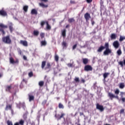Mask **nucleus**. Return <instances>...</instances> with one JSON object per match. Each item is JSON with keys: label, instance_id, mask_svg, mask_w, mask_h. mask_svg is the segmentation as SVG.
<instances>
[{"label": "nucleus", "instance_id": "nucleus-28", "mask_svg": "<svg viewBox=\"0 0 125 125\" xmlns=\"http://www.w3.org/2000/svg\"><path fill=\"white\" fill-rule=\"evenodd\" d=\"M31 14L34 15V14H38V11H37V10L35 9H33L31 10Z\"/></svg>", "mask_w": 125, "mask_h": 125}, {"label": "nucleus", "instance_id": "nucleus-36", "mask_svg": "<svg viewBox=\"0 0 125 125\" xmlns=\"http://www.w3.org/2000/svg\"><path fill=\"white\" fill-rule=\"evenodd\" d=\"M59 108L60 109H63L64 108V105L61 103L59 104Z\"/></svg>", "mask_w": 125, "mask_h": 125}, {"label": "nucleus", "instance_id": "nucleus-41", "mask_svg": "<svg viewBox=\"0 0 125 125\" xmlns=\"http://www.w3.org/2000/svg\"><path fill=\"white\" fill-rule=\"evenodd\" d=\"M74 81L76 82V83H80V78L76 77L74 79Z\"/></svg>", "mask_w": 125, "mask_h": 125}, {"label": "nucleus", "instance_id": "nucleus-55", "mask_svg": "<svg viewBox=\"0 0 125 125\" xmlns=\"http://www.w3.org/2000/svg\"><path fill=\"white\" fill-rule=\"evenodd\" d=\"M91 24H92V26H93V25H94V24H95V22H94V21H91Z\"/></svg>", "mask_w": 125, "mask_h": 125}, {"label": "nucleus", "instance_id": "nucleus-27", "mask_svg": "<svg viewBox=\"0 0 125 125\" xmlns=\"http://www.w3.org/2000/svg\"><path fill=\"white\" fill-rule=\"evenodd\" d=\"M46 29L47 30H51V26L50 25H49V23H48V21H46Z\"/></svg>", "mask_w": 125, "mask_h": 125}, {"label": "nucleus", "instance_id": "nucleus-38", "mask_svg": "<svg viewBox=\"0 0 125 125\" xmlns=\"http://www.w3.org/2000/svg\"><path fill=\"white\" fill-rule=\"evenodd\" d=\"M28 76L30 78H32L34 76V74L33 73V71H31L28 73Z\"/></svg>", "mask_w": 125, "mask_h": 125}, {"label": "nucleus", "instance_id": "nucleus-57", "mask_svg": "<svg viewBox=\"0 0 125 125\" xmlns=\"http://www.w3.org/2000/svg\"><path fill=\"white\" fill-rule=\"evenodd\" d=\"M23 58L24 60H27V57L26 56H23Z\"/></svg>", "mask_w": 125, "mask_h": 125}, {"label": "nucleus", "instance_id": "nucleus-40", "mask_svg": "<svg viewBox=\"0 0 125 125\" xmlns=\"http://www.w3.org/2000/svg\"><path fill=\"white\" fill-rule=\"evenodd\" d=\"M24 120H21L19 123V125H24Z\"/></svg>", "mask_w": 125, "mask_h": 125}, {"label": "nucleus", "instance_id": "nucleus-7", "mask_svg": "<svg viewBox=\"0 0 125 125\" xmlns=\"http://www.w3.org/2000/svg\"><path fill=\"white\" fill-rule=\"evenodd\" d=\"M65 113H61V115L60 114H56L55 115V117L58 120H61L62 118H64V116H65Z\"/></svg>", "mask_w": 125, "mask_h": 125}, {"label": "nucleus", "instance_id": "nucleus-37", "mask_svg": "<svg viewBox=\"0 0 125 125\" xmlns=\"http://www.w3.org/2000/svg\"><path fill=\"white\" fill-rule=\"evenodd\" d=\"M7 125H13V123H12V121L8 120L7 121Z\"/></svg>", "mask_w": 125, "mask_h": 125}, {"label": "nucleus", "instance_id": "nucleus-44", "mask_svg": "<svg viewBox=\"0 0 125 125\" xmlns=\"http://www.w3.org/2000/svg\"><path fill=\"white\" fill-rule=\"evenodd\" d=\"M124 40H125L124 37H123L122 36H120V39H119L120 42H123V41H124Z\"/></svg>", "mask_w": 125, "mask_h": 125}, {"label": "nucleus", "instance_id": "nucleus-47", "mask_svg": "<svg viewBox=\"0 0 125 125\" xmlns=\"http://www.w3.org/2000/svg\"><path fill=\"white\" fill-rule=\"evenodd\" d=\"M120 100H122V102H123V103H125V98H122L120 99Z\"/></svg>", "mask_w": 125, "mask_h": 125}, {"label": "nucleus", "instance_id": "nucleus-17", "mask_svg": "<svg viewBox=\"0 0 125 125\" xmlns=\"http://www.w3.org/2000/svg\"><path fill=\"white\" fill-rule=\"evenodd\" d=\"M104 49H105V46H104L103 45H101V46L99 47V48L97 50V52H102V51H103V50Z\"/></svg>", "mask_w": 125, "mask_h": 125}, {"label": "nucleus", "instance_id": "nucleus-9", "mask_svg": "<svg viewBox=\"0 0 125 125\" xmlns=\"http://www.w3.org/2000/svg\"><path fill=\"white\" fill-rule=\"evenodd\" d=\"M84 17L86 22H87V21H88V20H89V19H90V18H91V17L90 16V14H89L88 13H86L84 15Z\"/></svg>", "mask_w": 125, "mask_h": 125}, {"label": "nucleus", "instance_id": "nucleus-30", "mask_svg": "<svg viewBox=\"0 0 125 125\" xmlns=\"http://www.w3.org/2000/svg\"><path fill=\"white\" fill-rule=\"evenodd\" d=\"M39 34H40V32H39V31L34 30L33 31L34 36H36L37 37H38V36H39Z\"/></svg>", "mask_w": 125, "mask_h": 125}, {"label": "nucleus", "instance_id": "nucleus-46", "mask_svg": "<svg viewBox=\"0 0 125 125\" xmlns=\"http://www.w3.org/2000/svg\"><path fill=\"white\" fill-rule=\"evenodd\" d=\"M67 66L69 67H73V63H68Z\"/></svg>", "mask_w": 125, "mask_h": 125}, {"label": "nucleus", "instance_id": "nucleus-14", "mask_svg": "<svg viewBox=\"0 0 125 125\" xmlns=\"http://www.w3.org/2000/svg\"><path fill=\"white\" fill-rule=\"evenodd\" d=\"M62 49H66L68 46V43H67V42L63 41L62 42Z\"/></svg>", "mask_w": 125, "mask_h": 125}, {"label": "nucleus", "instance_id": "nucleus-26", "mask_svg": "<svg viewBox=\"0 0 125 125\" xmlns=\"http://www.w3.org/2000/svg\"><path fill=\"white\" fill-rule=\"evenodd\" d=\"M41 46H45L46 44H47V43L46 42V41L45 40L44 41H42L41 42Z\"/></svg>", "mask_w": 125, "mask_h": 125}, {"label": "nucleus", "instance_id": "nucleus-12", "mask_svg": "<svg viewBox=\"0 0 125 125\" xmlns=\"http://www.w3.org/2000/svg\"><path fill=\"white\" fill-rule=\"evenodd\" d=\"M0 15L1 16H7V13H6V11H4L3 9L0 10Z\"/></svg>", "mask_w": 125, "mask_h": 125}, {"label": "nucleus", "instance_id": "nucleus-53", "mask_svg": "<svg viewBox=\"0 0 125 125\" xmlns=\"http://www.w3.org/2000/svg\"><path fill=\"white\" fill-rule=\"evenodd\" d=\"M40 1H43L44 2H47L48 1V0H40Z\"/></svg>", "mask_w": 125, "mask_h": 125}, {"label": "nucleus", "instance_id": "nucleus-63", "mask_svg": "<svg viewBox=\"0 0 125 125\" xmlns=\"http://www.w3.org/2000/svg\"><path fill=\"white\" fill-rule=\"evenodd\" d=\"M46 78H47V76L45 75V76H44V79H46Z\"/></svg>", "mask_w": 125, "mask_h": 125}, {"label": "nucleus", "instance_id": "nucleus-39", "mask_svg": "<svg viewBox=\"0 0 125 125\" xmlns=\"http://www.w3.org/2000/svg\"><path fill=\"white\" fill-rule=\"evenodd\" d=\"M55 61H56V62H58L59 60V57H58V56L56 55L55 56Z\"/></svg>", "mask_w": 125, "mask_h": 125}, {"label": "nucleus", "instance_id": "nucleus-20", "mask_svg": "<svg viewBox=\"0 0 125 125\" xmlns=\"http://www.w3.org/2000/svg\"><path fill=\"white\" fill-rule=\"evenodd\" d=\"M29 102L31 101H34L35 100V97L31 94H28Z\"/></svg>", "mask_w": 125, "mask_h": 125}, {"label": "nucleus", "instance_id": "nucleus-11", "mask_svg": "<svg viewBox=\"0 0 125 125\" xmlns=\"http://www.w3.org/2000/svg\"><path fill=\"white\" fill-rule=\"evenodd\" d=\"M113 45L115 48H119V46H120V43H119L118 41H114L113 43Z\"/></svg>", "mask_w": 125, "mask_h": 125}, {"label": "nucleus", "instance_id": "nucleus-45", "mask_svg": "<svg viewBox=\"0 0 125 125\" xmlns=\"http://www.w3.org/2000/svg\"><path fill=\"white\" fill-rule=\"evenodd\" d=\"M77 44H75V45H73V47H72V49L73 50H74V49H76V48H77Z\"/></svg>", "mask_w": 125, "mask_h": 125}, {"label": "nucleus", "instance_id": "nucleus-58", "mask_svg": "<svg viewBox=\"0 0 125 125\" xmlns=\"http://www.w3.org/2000/svg\"><path fill=\"white\" fill-rule=\"evenodd\" d=\"M80 116H83V112H80Z\"/></svg>", "mask_w": 125, "mask_h": 125}, {"label": "nucleus", "instance_id": "nucleus-52", "mask_svg": "<svg viewBox=\"0 0 125 125\" xmlns=\"http://www.w3.org/2000/svg\"><path fill=\"white\" fill-rule=\"evenodd\" d=\"M124 94H125V93H124V92H121L120 95L121 97H123V96L124 95Z\"/></svg>", "mask_w": 125, "mask_h": 125}, {"label": "nucleus", "instance_id": "nucleus-48", "mask_svg": "<svg viewBox=\"0 0 125 125\" xmlns=\"http://www.w3.org/2000/svg\"><path fill=\"white\" fill-rule=\"evenodd\" d=\"M86 1L87 3H90V2H92V0H86Z\"/></svg>", "mask_w": 125, "mask_h": 125}, {"label": "nucleus", "instance_id": "nucleus-19", "mask_svg": "<svg viewBox=\"0 0 125 125\" xmlns=\"http://www.w3.org/2000/svg\"><path fill=\"white\" fill-rule=\"evenodd\" d=\"M9 29L11 33L13 32V24L11 22L9 24Z\"/></svg>", "mask_w": 125, "mask_h": 125}, {"label": "nucleus", "instance_id": "nucleus-2", "mask_svg": "<svg viewBox=\"0 0 125 125\" xmlns=\"http://www.w3.org/2000/svg\"><path fill=\"white\" fill-rule=\"evenodd\" d=\"M105 50L104 51V55H109L112 53V50L109 48V43L105 42L104 43Z\"/></svg>", "mask_w": 125, "mask_h": 125}, {"label": "nucleus", "instance_id": "nucleus-54", "mask_svg": "<svg viewBox=\"0 0 125 125\" xmlns=\"http://www.w3.org/2000/svg\"><path fill=\"white\" fill-rule=\"evenodd\" d=\"M11 112V114L12 115H13V114H14V111H13V110L12 109V108H11V109H10Z\"/></svg>", "mask_w": 125, "mask_h": 125}, {"label": "nucleus", "instance_id": "nucleus-10", "mask_svg": "<svg viewBox=\"0 0 125 125\" xmlns=\"http://www.w3.org/2000/svg\"><path fill=\"white\" fill-rule=\"evenodd\" d=\"M10 60V63H11V64H15V63H19V61H18V60H17L16 61H14V59H13V58L12 57H10L9 59Z\"/></svg>", "mask_w": 125, "mask_h": 125}, {"label": "nucleus", "instance_id": "nucleus-8", "mask_svg": "<svg viewBox=\"0 0 125 125\" xmlns=\"http://www.w3.org/2000/svg\"><path fill=\"white\" fill-rule=\"evenodd\" d=\"M96 109L99 110L101 112H103L104 111V107H103V105H101L99 104H97Z\"/></svg>", "mask_w": 125, "mask_h": 125}, {"label": "nucleus", "instance_id": "nucleus-23", "mask_svg": "<svg viewBox=\"0 0 125 125\" xmlns=\"http://www.w3.org/2000/svg\"><path fill=\"white\" fill-rule=\"evenodd\" d=\"M25 83V84H27V80H26L25 79H23L21 83L20 86L21 87H24V85H23V83Z\"/></svg>", "mask_w": 125, "mask_h": 125}, {"label": "nucleus", "instance_id": "nucleus-60", "mask_svg": "<svg viewBox=\"0 0 125 125\" xmlns=\"http://www.w3.org/2000/svg\"><path fill=\"white\" fill-rule=\"evenodd\" d=\"M20 125L19 123V122H17V123H15L14 125Z\"/></svg>", "mask_w": 125, "mask_h": 125}, {"label": "nucleus", "instance_id": "nucleus-24", "mask_svg": "<svg viewBox=\"0 0 125 125\" xmlns=\"http://www.w3.org/2000/svg\"><path fill=\"white\" fill-rule=\"evenodd\" d=\"M110 38L111 40H116L117 38V35H116L115 33L111 34Z\"/></svg>", "mask_w": 125, "mask_h": 125}, {"label": "nucleus", "instance_id": "nucleus-64", "mask_svg": "<svg viewBox=\"0 0 125 125\" xmlns=\"http://www.w3.org/2000/svg\"><path fill=\"white\" fill-rule=\"evenodd\" d=\"M15 87H16V88H17L18 87L17 85H15Z\"/></svg>", "mask_w": 125, "mask_h": 125}, {"label": "nucleus", "instance_id": "nucleus-32", "mask_svg": "<svg viewBox=\"0 0 125 125\" xmlns=\"http://www.w3.org/2000/svg\"><path fill=\"white\" fill-rule=\"evenodd\" d=\"M29 7L27 5L24 6L23 7V9L25 12H27L28 11V8Z\"/></svg>", "mask_w": 125, "mask_h": 125}, {"label": "nucleus", "instance_id": "nucleus-15", "mask_svg": "<svg viewBox=\"0 0 125 125\" xmlns=\"http://www.w3.org/2000/svg\"><path fill=\"white\" fill-rule=\"evenodd\" d=\"M12 88V85L11 84L10 85H7L5 88V91L8 92H11V88Z\"/></svg>", "mask_w": 125, "mask_h": 125}, {"label": "nucleus", "instance_id": "nucleus-49", "mask_svg": "<svg viewBox=\"0 0 125 125\" xmlns=\"http://www.w3.org/2000/svg\"><path fill=\"white\" fill-rule=\"evenodd\" d=\"M70 3L71 4H75V3H76V2H75V1H73L72 0H70Z\"/></svg>", "mask_w": 125, "mask_h": 125}, {"label": "nucleus", "instance_id": "nucleus-62", "mask_svg": "<svg viewBox=\"0 0 125 125\" xmlns=\"http://www.w3.org/2000/svg\"><path fill=\"white\" fill-rule=\"evenodd\" d=\"M2 77V74L0 73V78H1Z\"/></svg>", "mask_w": 125, "mask_h": 125}, {"label": "nucleus", "instance_id": "nucleus-59", "mask_svg": "<svg viewBox=\"0 0 125 125\" xmlns=\"http://www.w3.org/2000/svg\"><path fill=\"white\" fill-rule=\"evenodd\" d=\"M97 83H94V88H95L96 87V84H97Z\"/></svg>", "mask_w": 125, "mask_h": 125}, {"label": "nucleus", "instance_id": "nucleus-1", "mask_svg": "<svg viewBox=\"0 0 125 125\" xmlns=\"http://www.w3.org/2000/svg\"><path fill=\"white\" fill-rule=\"evenodd\" d=\"M114 93L116 95H115L113 93L108 92V96L109 97L110 99L111 100H113L114 98H115L116 99H119V96L118 94H120V90L119 89H116L114 91Z\"/></svg>", "mask_w": 125, "mask_h": 125}, {"label": "nucleus", "instance_id": "nucleus-61", "mask_svg": "<svg viewBox=\"0 0 125 125\" xmlns=\"http://www.w3.org/2000/svg\"><path fill=\"white\" fill-rule=\"evenodd\" d=\"M113 75V76H114V75H115V72L114 71H113L111 74V75Z\"/></svg>", "mask_w": 125, "mask_h": 125}, {"label": "nucleus", "instance_id": "nucleus-35", "mask_svg": "<svg viewBox=\"0 0 125 125\" xmlns=\"http://www.w3.org/2000/svg\"><path fill=\"white\" fill-rule=\"evenodd\" d=\"M43 84H44V82H43V81L39 82V85H40V86H43Z\"/></svg>", "mask_w": 125, "mask_h": 125}, {"label": "nucleus", "instance_id": "nucleus-31", "mask_svg": "<svg viewBox=\"0 0 125 125\" xmlns=\"http://www.w3.org/2000/svg\"><path fill=\"white\" fill-rule=\"evenodd\" d=\"M62 35L63 38H65V37H66V29H63L62 31Z\"/></svg>", "mask_w": 125, "mask_h": 125}, {"label": "nucleus", "instance_id": "nucleus-16", "mask_svg": "<svg viewBox=\"0 0 125 125\" xmlns=\"http://www.w3.org/2000/svg\"><path fill=\"white\" fill-rule=\"evenodd\" d=\"M12 109V105L11 104H7L5 108V111H8V110H11Z\"/></svg>", "mask_w": 125, "mask_h": 125}, {"label": "nucleus", "instance_id": "nucleus-5", "mask_svg": "<svg viewBox=\"0 0 125 125\" xmlns=\"http://www.w3.org/2000/svg\"><path fill=\"white\" fill-rule=\"evenodd\" d=\"M8 27L7 25H5L2 23L0 24V32H2V35H5V31L3 29H7Z\"/></svg>", "mask_w": 125, "mask_h": 125}, {"label": "nucleus", "instance_id": "nucleus-34", "mask_svg": "<svg viewBox=\"0 0 125 125\" xmlns=\"http://www.w3.org/2000/svg\"><path fill=\"white\" fill-rule=\"evenodd\" d=\"M68 22L69 23H73V22H75V19L74 18H70L68 19Z\"/></svg>", "mask_w": 125, "mask_h": 125}, {"label": "nucleus", "instance_id": "nucleus-29", "mask_svg": "<svg viewBox=\"0 0 125 125\" xmlns=\"http://www.w3.org/2000/svg\"><path fill=\"white\" fill-rule=\"evenodd\" d=\"M46 24V21H42L41 22L40 25L41 26L42 28H43V26H44V25Z\"/></svg>", "mask_w": 125, "mask_h": 125}, {"label": "nucleus", "instance_id": "nucleus-4", "mask_svg": "<svg viewBox=\"0 0 125 125\" xmlns=\"http://www.w3.org/2000/svg\"><path fill=\"white\" fill-rule=\"evenodd\" d=\"M45 65H46V67ZM41 67L42 69H44V70H48V69L51 68V64H50V62H47L46 64V61H43L42 62Z\"/></svg>", "mask_w": 125, "mask_h": 125}, {"label": "nucleus", "instance_id": "nucleus-22", "mask_svg": "<svg viewBox=\"0 0 125 125\" xmlns=\"http://www.w3.org/2000/svg\"><path fill=\"white\" fill-rule=\"evenodd\" d=\"M109 75H110V73H109V72H105V73H104L103 77H104V81L106 80V79H107V78L108 77V76H109Z\"/></svg>", "mask_w": 125, "mask_h": 125}, {"label": "nucleus", "instance_id": "nucleus-21", "mask_svg": "<svg viewBox=\"0 0 125 125\" xmlns=\"http://www.w3.org/2000/svg\"><path fill=\"white\" fill-rule=\"evenodd\" d=\"M39 5H40V6L42 7L43 8H46L48 7V5H45L43 4V3H39Z\"/></svg>", "mask_w": 125, "mask_h": 125}, {"label": "nucleus", "instance_id": "nucleus-3", "mask_svg": "<svg viewBox=\"0 0 125 125\" xmlns=\"http://www.w3.org/2000/svg\"><path fill=\"white\" fill-rule=\"evenodd\" d=\"M2 42L6 44H11L12 43V41L9 35L2 38Z\"/></svg>", "mask_w": 125, "mask_h": 125}, {"label": "nucleus", "instance_id": "nucleus-56", "mask_svg": "<svg viewBox=\"0 0 125 125\" xmlns=\"http://www.w3.org/2000/svg\"><path fill=\"white\" fill-rule=\"evenodd\" d=\"M69 27H70V25L69 24H67L65 26L66 29H68V28H69Z\"/></svg>", "mask_w": 125, "mask_h": 125}, {"label": "nucleus", "instance_id": "nucleus-18", "mask_svg": "<svg viewBox=\"0 0 125 125\" xmlns=\"http://www.w3.org/2000/svg\"><path fill=\"white\" fill-rule=\"evenodd\" d=\"M83 63L84 65L88 64V59L87 58H83L82 59Z\"/></svg>", "mask_w": 125, "mask_h": 125}, {"label": "nucleus", "instance_id": "nucleus-33", "mask_svg": "<svg viewBox=\"0 0 125 125\" xmlns=\"http://www.w3.org/2000/svg\"><path fill=\"white\" fill-rule=\"evenodd\" d=\"M122 50L121 49H119V50H117V54L119 56L122 55Z\"/></svg>", "mask_w": 125, "mask_h": 125}, {"label": "nucleus", "instance_id": "nucleus-50", "mask_svg": "<svg viewBox=\"0 0 125 125\" xmlns=\"http://www.w3.org/2000/svg\"><path fill=\"white\" fill-rule=\"evenodd\" d=\"M18 53L20 54V55H22V51H21V50H19L18 51Z\"/></svg>", "mask_w": 125, "mask_h": 125}, {"label": "nucleus", "instance_id": "nucleus-51", "mask_svg": "<svg viewBox=\"0 0 125 125\" xmlns=\"http://www.w3.org/2000/svg\"><path fill=\"white\" fill-rule=\"evenodd\" d=\"M81 83H85V80H84V79H82Z\"/></svg>", "mask_w": 125, "mask_h": 125}, {"label": "nucleus", "instance_id": "nucleus-13", "mask_svg": "<svg viewBox=\"0 0 125 125\" xmlns=\"http://www.w3.org/2000/svg\"><path fill=\"white\" fill-rule=\"evenodd\" d=\"M20 43L23 45V46H28V42L26 41L21 40Z\"/></svg>", "mask_w": 125, "mask_h": 125}, {"label": "nucleus", "instance_id": "nucleus-43", "mask_svg": "<svg viewBox=\"0 0 125 125\" xmlns=\"http://www.w3.org/2000/svg\"><path fill=\"white\" fill-rule=\"evenodd\" d=\"M40 36L41 37V39H43V38H44V33H41L40 34Z\"/></svg>", "mask_w": 125, "mask_h": 125}, {"label": "nucleus", "instance_id": "nucleus-25", "mask_svg": "<svg viewBox=\"0 0 125 125\" xmlns=\"http://www.w3.org/2000/svg\"><path fill=\"white\" fill-rule=\"evenodd\" d=\"M125 83H119V88L123 89L125 88Z\"/></svg>", "mask_w": 125, "mask_h": 125}, {"label": "nucleus", "instance_id": "nucleus-6", "mask_svg": "<svg viewBox=\"0 0 125 125\" xmlns=\"http://www.w3.org/2000/svg\"><path fill=\"white\" fill-rule=\"evenodd\" d=\"M93 68L92 66L90 65H86L84 67V70L85 71V72H89L91 71H92Z\"/></svg>", "mask_w": 125, "mask_h": 125}, {"label": "nucleus", "instance_id": "nucleus-42", "mask_svg": "<svg viewBox=\"0 0 125 125\" xmlns=\"http://www.w3.org/2000/svg\"><path fill=\"white\" fill-rule=\"evenodd\" d=\"M120 114L122 115V114H125V109L123 108L120 110Z\"/></svg>", "mask_w": 125, "mask_h": 125}]
</instances>
